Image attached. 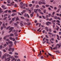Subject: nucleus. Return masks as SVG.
Segmentation results:
<instances>
[{"label":"nucleus","mask_w":61,"mask_h":61,"mask_svg":"<svg viewBox=\"0 0 61 61\" xmlns=\"http://www.w3.org/2000/svg\"><path fill=\"white\" fill-rule=\"evenodd\" d=\"M57 9V8L56 7H55L54 8V9L55 10H56Z\"/></svg>","instance_id":"nucleus-55"},{"label":"nucleus","mask_w":61,"mask_h":61,"mask_svg":"<svg viewBox=\"0 0 61 61\" xmlns=\"http://www.w3.org/2000/svg\"><path fill=\"white\" fill-rule=\"evenodd\" d=\"M10 36H14V34L12 33H11L10 34Z\"/></svg>","instance_id":"nucleus-10"},{"label":"nucleus","mask_w":61,"mask_h":61,"mask_svg":"<svg viewBox=\"0 0 61 61\" xmlns=\"http://www.w3.org/2000/svg\"><path fill=\"white\" fill-rule=\"evenodd\" d=\"M38 11H39V12L40 13V12H41V10L40 9H39L38 10Z\"/></svg>","instance_id":"nucleus-32"},{"label":"nucleus","mask_w":61,"mask_h":61,"mask_svg":"<svg viewBox=\"0 0 61 61\" xmlns=\"http://www.w3.org/2000/svg\"><path fill=\"white\" fill-rule=\"evenodd\" d=\"M13 22V21L12 20H11V21H10V24H11V23H12Z\"/></svg>","instance_id":"nucleus-36"},{"label":"nucleus","mask_w":61,"mask_h":61,"mask_svg":"<svg viewBox=\"0 0 61 61\" xmlns=\"http://www.w3.org/2000/svg\"><path fill=\"white\" fill-rule=\"evenodd\" d=\"M7 57H8V59H10V58H11V56L9 54H7Z\"/></svg>","instance_id":"nucleus-3"},{"label":"nucleus","mask_w":61,"mask_h":61,"mask_svg":"<svg viewBox=\"0 0 61 61\" xmlns=\"http://www.w3.org/2000/svg\"><path fill=\"white\" fill-rule=\"evenodd\" d=\"M2 48V45H1L0 47V49H1Z\"/></svg>","instance_id":"nucleus-50"},{"label":"nucleus","mask_w":61,"mask_h":61,"mask_svg":"<svg viewBox=\"0 0 61 61\" xmlns=\"http://www.w3.org/2000/svg\"><path fill=\"white\" fill-rule=\"evenodd\" d=\"M48 9H49V11H50V10H51V8L50 7L48 8Z\"/></svg>","instance_id":"nucleus-63"},{"label":"nucleus","mask_w":61,"mask_h":61,"mask_svg":"<svg viewBox=\"0 0 61 61\" xmlns=\"http://www.w3.org/2000/svg\"><path fill=\"white\" fill-rule=\"evenodd\" d=\"M7 14H5L4 16V17H5V16H7Z\"/></svg>","instance_id":"nucleus-46"},{"label":"nucleus","mask_w":61,"mask_h":61,"mask_svg":"<svg viewBox=\"0 0 61 61\" xmlns=\"http://www.w3.org/2000/svg\"><path fill=\"white\" fill-rule=\"evenodd\" d=\"M46 9H45L44 10H43V12L45 14V13H46Z\"/></svg>","instance_id":"nucleus-11"},{"label":"nucleus","mask_w":61,"mask_h":61,"mask_svg":"<svg viewBox=\"0 0 61 61\" xmlns=\"http://www.w3.org/2000/svg\"><path fill=\"white\" fill-rule=\"evenodd\" d=\"M42 16L43 18L44 19H46V17H45V16H44V15H42Z\"/></svg>","instance_id":"nucleus-18"},{"label":"nucleus","mask_w":61,"mask_h":61,"mask_svg":"<svg viewBox=\"0 0 61 61\" xmlns=\"http://www.w3.org/2000/svg\"><path fill=\"white\" fill-rule=\"evenodd\" d=\"M38 10V9H35L34 10V12L35 13H37V11Z\"/></svg>","instance_id":"nucleus-5"},{"label":"nucleus","mask_w":61,"mask_h":61,"mask_svg":"<svg viewBox=\"0 0 61 61\" xmlns=\"http://www.w3.org/2000/svg\"><path fill=\"white\" fill-rule=\"evenodd\" d=\"M3 12V11L2 10H1L0 11V13H2V12Z\"/></svg>","instance_id":"nucleus-49"},{"label":"nucleus","mask_w":61,"mask_h":61,"mask_svg":"<svg viewBox=\"0 0 61 61\" xmlns=\"http://www.w3.org/2000/svg\"><path fill=\"white\" fill-rule=\"evenodd\" d=\"M9 54H10V55H12V52L10 51L9 52Z\"/></svg>","instance_id":"nucleus-31"},{"label":"nucleus","mask_w":61,"mask_h":61,"mask_svg":"<svg viewBox=\"0 0 61 61\" xmlns=\"http://www.w3.org/2000/svg\"><path fill=\"white\" fill-rule=\"evenodd\" d=\"M15 55H18V53H17V52H15Z\"/></svg>","instance_id":"nucleus-38"},{"label":"nucleus","mask_w":61,"mask_h":61,"mask_svg":"<svg viewBox=\"0 0 61 61\" xmlns=\"http://www.w3.org/2000/svg\"><path fill=\"white\" fill-rule=\"evenodd\" d=\"M16 41H15L14 43V44H16Z\"/></svg>","instance_id":"nucleus-52"},{"label":"nucleus","mask_w":61,"mask_h":61,"mask_svg":"<svg viewBox=\"0 0 61 61\" xmlns=\"http://www.w3.org/2000/svg\"><path fill=\"white\" fill-rule=\"evenodd\" d=\"M24 16H25V17H26V16H27V15H26V14H25L24 15Z\"/></svg>","instance_id":"nucleus-59"},{"label":"nucleus","mask_w":61,"mask_h":61,"mask_svg":"<svg viewBox=\"0 0 61 61\" xmlns=\"http://www.w3.org/2000/svg\"><path fill=\"white\" fill-rule=\"evenodd\" d=\"M56 22H57L58 23H60V21H59V20H57L56 21Z\"/></svg>","instance_id":"nucleus-14"},{"label":"nucleus","mask_w":61,"mask_h":61,"mask_svg":"<svg viewBox=\"0 0 61 61\" xmlns=\"http://www.w3.org/2000/svg\"><path fill=\"white\" fill-rule=\"evenodd\" d=\"M7 3H8V4L10 3V1H9L8 0H7Z\"/></svg>","instance_id":"nucleus-44"},{"label":"nucleus","mask_w":61,"mask_h":61,"mask_svg":"<svg viewBox=\"0 0 61 61\" xmlns=\"http://www.w3.org/2000/svg\"><path fill=\"white\" fill-rule=\"evenodd\" d=\"M14 27H11L10 28V29H9V30H10L9 31L8 33H10L12 31V30L14 29Z\"/></svg>","instance_id":"nucleus-1"},{"label":"nucleus","mask_w":61,"mask_h":61,"mask_svg":"<svg viewBox=\"0 0 61 61\" xmlns=\"http://www.w3.org/2000/svg\"><path fill=\"white\" fill-rule=\"evenodd\" d=\"M11 50L12 52H14V50H15V49H14V48H11Z\"/></svg>","instance_id":"nucleus-8"},{"label":"nucleus","mask_w":61,"mask_h":61,"mask_svg":"<svg viewBox=\"0 0 61 61\" xmlns=\"http://www.w3.org/2000/svg\"><path fill=\"white\" fill-rule=\"evenodd\" d=\"M10 27H11V26H10L6 28V30H8V29Z\"/></svg>","instance_id":"nucleus-24"},{"label":"nucleus","mask_w":61,"mask_h":61,"mask_svg":"<svg viewBox=\"0 0 61 61\" xmlns=\"http://www.w3.org/2000/svg\"><path fill=\"white\" fill-rule=\"evenodd\" d=\"M12 46H13V44L9 45V48H11V47Z\"/></svg>","instance_id":"nucleus-7"},{"label":"nucleus","mask_w":61,"mask_h":61,"mask_svg":"<svg viewBox=\"0 0 61 61\" xmlns=\"http://www.w3.org/2000/svg\"><path fill=\"white\" fill-rule=\"evenodd\" d=\"M3 46H5H5H7V44H6L5 43L4 44Z\"/></svg>","instance_id":"nucleus-16"},{"label":"nucleus","mask_w":61,"mask_h":61,"mask_svg":"<svg viewBox=\"0 0 61 61\" xmlns=\"http://www.w3.org/2000/svg\"><path fill=\"white\" fill-rule=\"evenodd\" d=\"M8 11V10H5V13H7Z\"/></svg>","instance_id":"nucleus-64"},{"label":"nucleus","mask_w":61,"mask_h":61,"mask_svg":"<svg viewBox=\"0 0 61 61\" xmlns=\"http://www.w3.org/2000/svg\"><path fill=\"white\" fill-rule=\"evenodd\" d=\"M51 16V14L50 13L49 14V17H50Z\"/></svg>","instance_id":"nucleus-60"},{"label":"nucleus","mask_w":61,"mask_h":61,"mask_svg":"<svg viewBox=\"0 0 61 61\" xmlns=\"http://www.w3.org/2000/svg\"><path fill=\"white\" fill-rule=\"evenodd\" d=\"M14 6L15 7H17V5L16 4H15L14 5Z\"/></svg>","instance_id":"nucleus-41"},{"label":"nucleus","mask_w":61,"mask_h":61,"mask_svg":"<svg viewBox=\"0 0 61 61\" xmlns=\"http://www.w3.org/2000/svg\"><path fill=\"white\" fill-rule=\"evenodd\" d=\"M18 20H19V21H20V19H19L18 17H17L16 18V21H17Z\"/></svg>","instance_id":"nucleus-6"},{"label":"nucleus","mask_w":61,"mask_h":61,"mask_svg":"<svg viewBox=\"0 0 61 61\" xmlns=\"http://www.w3.org/2000/svg\"><path fill=\"white\" fill-rule=\"evenodd\" d=\"M40 14H42V15H44V13H43L42 12H40Z\"/></svg>","instance_id":"nucleus-61"},{"label":"nucleus","mask_w":61,"mask_h":61,"mask_svg":"<svg viewBox=\"0 0 61 61\" xmlns=\"http://www.w3.org/2000/svg\"><path fill=\"white\" fill-rule=\"evenodd\" d=\"M59 8L60 9H61V5H59Z\"/></svg>","instance_id":"nucleus-39"},{"label":"nucleus","mask_w":61,"mask_h":61,"mask_svg":"<svg viewBox=\"0 0 61 61\" xmlns=\"http://www.w3.org/2000/svg\"><path fill=\"white\" fill-rule=\"evenodd\" d=\"M49 32H52V30H51V29H50L49 30Z\"/></svg>","instance_id":"nucleus-21"},{"label":"nucleus","mask_w":61,"mask_h":61,"mask_svg":"<svg viewBox=\"0 0 61 61\" xmlns=\"http://www.w3.org/2000/svg\"><path fill=\"white\" fill-rule=\"evenodd\" d=\"M32 5H32V4H30L29 5V6L30 7H31V6H32Z\"/></svg>","instance_id":"nucleus-28"},{"label":"nucleus","mask_w":61,"mask_h":61,"mask_svg":"<svg viewBox=\"0 0 61 61\" xmlns=\"http://www.w3.org/2000/svg\"><path fill=\"white\" fill-rule=\"evenodd\" d=\"M3 51L4 52H6V50H5V49H3Z\"/></svg>","instance_id":"nucleus-62"},{"label":"nucleus","mask_w":61,"mask_h":61,"mask_svg":"<svg viewBox=\"0 0 61 61\" xmlns=\"http://www.w3.org/2000/svg\"><path fill=\"white\" fill-rule=\"evenodd\" d=\"M48 55L50 56H53V55H51V54H50V53H49V52L48 53Z\"/></svg>","instance_id":"nucleus-19"},{"label":"nucleus","mask_w":61,"mask_h":61,"mask_svg":"<svg viewBox=\"0 0 61 61\" xmlns=\"http://www.w3.org/2000/svg\"><path fill=\"white\" fill-rule=\"evenodd\" d=\"M60 11V9H58V10L56 11V12H59Z\"/></svg>","instance_id":"nucleus-40"},{"label":"nucleus","mask_w":61,"mask_h":61,"mask_svg":"<svg viewBox=\"0 0 61 61\" xmlns=\"http://www.w3.org/2000/svg\"><path fill=\"white\" fill-rule=\"evenodd\" d=\"M20 8H21L22 9V8H23V6L22 5H20Z\"/></svg>","instance_id":"nucleus-27"},{"label":"nucleus","mask_w":61,"mask_h":61,"mask_svg":"<svg viewBox=\"0 0 61 61\" xmlns=\"http://www.w3.org/2000/svg\"><path fill=\"white\" fill-rule=\"evenodd\" d=\"M23 21H21L20 22V26L22 27L23 26H24V24H23Z\"/></svg>","instance_id":"nucleus-2"},{"label":"nucleus","mask_w":61,"mask_h":61,"mask_svg":"<svg viewBox=\"0 0 61 61\" xmlns=\"http://www.w3.org/2000/svg\"><path fill=\"white\" fill-rule=\"evenodd\" d=\"M3 58H5V56H4L3 55Z\"/></svg>","instance_id":"nucleus-43"},{"label":"nucleus","mask_w":61,"mask_h":61,"mask_svg":"<svg viewBox=\"0 0 61 61\" xmlns=\"http://www.w3.org/2000/svg\"><path fill=\"white\" fill-rule=\"evenodd\" d=\"M1 54H2V53L1 52V51H0V58L1 57Z\"/></svg>","instance_id":"nucleus-35"},{"label":"nucleus","mask_w":61,"mask_h":61,"mask_svg":"<svg viewBox=\"0 0 61 61\" xmlns=\"http://www.w3.org/2000/svg\"><path fill=\"white\" fill-rule=\"evenodd\" d=\"M46 7H49V5H46Z\"/></svg>","instance_id":"nucleus-56"},{"label":"nucleus","mask_w":61,"mask_h":61,"mask_svg":"<svg viewBox=\"0 0 61 61\" xmlns=\"http://www.w3.org/2000/svg\"><path fill=\"white\" fill-rule=\"evenodd\" d=\"M14 25H15L16 26H17V24L15 23H14Z\"/></svg>","instance_id":"nucleus-30"},{"label":"nucleus","mask_w":61,"mask_h":61,"mask_svg":"<svg viewBox=\"0 0 61 61\" xmlns=\"http://www.w3.org/2000/svg\"><path fill=\"white\" fill-rule=\"evenodd\" d=\"M13 38H12L11 37H10V40H13Z\"/></svg>","instance_id":"nucleus-20"},{"label":"nucleus","mask_w":61,"mask_h":61,"mask_svg":"<svg viewBox=\"0 0 61 61\" xmlns=\"http://www.w3.org/2000/svg\"><path fill=\"white\" fill-rule=\"evenodd\" d=\"M46 39V37H44L43 40V41H45V40Z\"/></svg>","instance_id":"nucleus-58"},{"label":"nucleus","mask_w":61,"mask_h":61,"mask_svg":"<svg viewBox=\"0 0 61 61\" xmlns=\"http://www.w3.org/2000/svg\"><path fill=\"white\" fill-rule=\"evenodd\" d=\"M48 22H47L46 23V25H49V24H48Z\"/></svg>","instance_id":"nucleus-9"},{"label":"nucleus","mask_w":61,"mask_h":61,"mask_svg":"<svg viewBox=\"0 0 61 61\" xmlns=\"http://www.w3.org/2000/svg\"><path fill=\"white\" fill-rule=\"evenodd\" d=\"M23 4V2H21L20 3V5H22Z\"/></svg>","instance_id":"nucleus-33"},{"label":"nucleus","mask_w":61,"mask_h":61,"mask_svg":"<svg viewBox=\"0 0 61 61\" xmlns=\"http://www.w3.org/2000/svg\"><path fill=\"white\" fill-rule=\"evenodd\" d=\"M42 4H44V5H46V3L44 2H42Z\"/></svg>","instance_id":"nucleus-26"},{"label":"nucleus","mask_w":61,"mask_h":61,"mask_svg":"<svg viewBox=\"0 0 61 61\" xmlns=\"http://www.w3.org/2000/svg\"><path fill=\"white\" fill-rule=\"evenodd\" d=\"M13 42H12V41H10L9 42V44H12Z\"/></svg>","instance_id":"nucleus-25"},{"label":"nucleus","mask_w":61,"mask_h":61,"mask_svg":"<svg viewBox=\"0 0 61 61\" xmlns=\"http://www.w3.org/2000/svg\"><path fill=\"white\" fill-rule=\"evenodd\" d=\"M21 19H24V18L23 17L21 16Z\"/></svg>","instance_id":"nucleus-51"},{"label":"nucleus","mask_w":61,"mask_h":61,"mask_svg":"<svg viewBox=\"0 0 61 61\" xmlns=\"http://www.w3.org/2000/svg\"><path fill=\"white\" fill-rule=\"evenodd\" d=\"M25 10H24L23 11V13H25Z\"/></svg>","instance_id":"nucleus-48"},{"label":"nucleus","mask_w":61,"mask_h":61,"mask_svg":"<svg viewBox=\"0 0 61 61\" xmlns=\"http://www.w3.org/2000/svg\"><path fill=\"white\" fill-rule=\"evenodd\" d=\"M6 40L8 42H9V41H9V39H6Z\"/></svg>","instance_id":"nucleus-22"},{"label":"nucleus","mask_w":61,"mask_h":61,"mask_svg":"<svg viewBox=\"0 0 61 61\" xmlns=\"http://www.w3.org/2000/svg\"><path fill=\"white\" fill-rule=\"evenodd\" d=\"M15 15V13H13L12 14L11 16H14Z\"/></svg>","instance_id":"nucleus-23"},{"label":"nucleus","mask_w":61,"mask_h":61,"mask_svg":"<svg viewBox=\"0 0 61 61\" xmlns=\"http://www.w3.org/2000/svg\"><path fill=\"white\" fill-rule=\"evenodd\" d=\"M12 12H16V11L15 10H13L12 11Z\"/></svg>","instance_id":"nucleus-17"},{"label":"nucleus","mask_w":61,"mask_h":61,"mask_svg":"<svg viewBox=\"0 0 61 61\" xmlns=\"http://www.w3.org/2000/svg\"><path fill=\"white\" fill-rule=\"evenodd\" d=\"M40 29H41V28H40L38 29L37 30V31H39L40 30Z\"/></svg>","instance_id":"nucleus-47"},{"label":"nucleus","mask_w":61,"mask_h":61,"mask_svg":"<svg viewBox=\"0 0 61 61\" xmlns=\"http://www.w3.org/2000/svg\"><path fill=\"white\" fill-rule=\"evenodd\" d=\"M9 36H10V35H7L4 37V40H5V39L6 38V37H9Z\"/></svg>","instance_id":"nucleus-4"},{"label":"nucleus","mask_w":61,"mask_h":61,"mask_svg":"<svg viewBox=\"0 0 61 61\" xmlns=\"http://www.w3.org/2000/svg\"><path fill=\"white\" fill-rule=\"evenodd\" d=\"M12 20L13 21H15V18H13Z\"/></svg>","instance_id":"nucleus-45"},{"label":"nucleus","mask_w":61,"mask_h":61,"mask_svg":"<svg viewBox=\"0 0 61 61\" xmlns=\"http://www.w3.org/2000/svg\"><path fill=\"white\" fill-rule=\"evenodd\" d=\"M7 17H5L3 19V20H6V19H7Z\"/></svg>","instance_id":"nucleus-15"},{"label":"nucleus","mask_w":61,"mask_h":61,"mask_svg":"<svg viewBox=\"0 0 61 61\" xmlns=\"http://www.w3.org/2000/svg\"><path fill=\"white\" fill-rule=\"evenodd\" d=\"M54 19H57V17L56 16H55L54 17Z\"/></svg>","instance_id":"nucleus-29"},{"label":"nucleus","mask_w":61,"mask_h":61,"mask_svg":"<svg viewBox=\"0 0 61 61\" xmlns=\"http://www.w3.org/2000/svg\"><path fill=\"white\" fill-rule=\"evenodd\" d=\"M11 48H10L8 49V51H11Z\"/></svg>","instance_id":"nucleus-12"},{"label":"nucleus","mask_w":61,"mask_h":61,"mask_svg":"<svg viewBox=\"0 0 61 61\" xmlns=\"http://www.w3.org/2000/svg\"><path fill=\"white\" fill-rule=\"evenodd\" d=\"M45 36L46 38H48V37L47 36V35H46Z\"/></svg>","instance_id":"nucleus-57"},{"label":"nucleus","mask_w":61,"mask_h":61,"mask_svg":"<svg viewBox=\"0 0 61 61\" xmlns=\"http://www.w3.org/2000/svg\"><path fill=\"white\" fill-rule=\"evenodd\" d=\"M42 7L44 8H46V7H45V6L44 5H43L42 6Z\"/></svg>","instance_id":"nucleus-53"},{"label":"nucleus","mask_w":61,"mask_h":61,"mask_svg":"<svg viewBox=\"0 0 61 61\" xmlns=\"http://www.w3.org/2000/svg\"><path fill=\"white\" fill-rule=\"evenodd\" d=\"M28 25H31V23H29L27 24Z\"/></svg>","instance_id":"nucleus-54"},{"label":"nucleus","mask_w":61,"mask_h":61,"mask_svg":"<svg viewBox=\"0 0 61 61\" xmlns=\"http://www.w3.org/2000/svg\"><path fill=\"white\" fill-rule=\"evenodd\" d=\"M30 15L31 17H33V15L32 14H30Z\"/></svg>","instance_id":"nucleus-42"},{"label":"nucleus","mask_w":61,"mask_h":61,"mask_svg":"<svg viewBox=\"0 0 61 61\" xmlns=\"http://www.w3.org/2000/svg\"><path fill=\"white\" fill-rule=\"evenodd\" d=\"M39 5H42V2H41V1H40L39 2Z\"/></svg>","instance_id":"nucleus-13"},{"label":"nucleus","mask_w":61,"mask_h":61,"mask_svg":"<svg viewBox=\"0 0 61 61\" xmlns=\"http://www.w3.org/2000/svg\"><path fill=\"white\" fill-rule=\"evenodd\" d=\"M15 31V30H12V33H14Z\"/></svg>","instance_id":"nucleus-34"},{"label":"nucleus","mask_w":61,"mask_h":61,"mask_svg":"<svg viewBox=\"0 0 61 61\" xmlns=\"http://www.w3.org/2000/svg\"><path fill=\"white\" fill-rule=\"evenodd\" d=\"M15 58H18V56L16 55L15 56Z\"/></svg>","instance_id":"nucleus-37"}]
</instances>
